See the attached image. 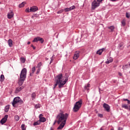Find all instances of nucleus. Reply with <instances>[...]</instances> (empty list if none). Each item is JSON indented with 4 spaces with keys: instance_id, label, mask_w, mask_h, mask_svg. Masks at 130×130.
Masks as SVG:
<instances>
[{
    "instance_id": "680f3d73",
    "label": "nucleus",
    "mask_w": 130,
    "mask_h": 130,
    "mask_svg": "<svg viewBox=\"0 0 130 130\" xmlns=\"http://www.w3.org/2000/svg\"><path fill=\"white\" fill-rule=\"evenodd\" d=\"M34 15H35V16L36 17L37 16H39L38 15H37V14H34Z\"/></svg>"
},
{
    "instance_id": "a18cd8bd",
    "label": "nucleus",
    "mask_w": 130,
    "mask_h": 130,
    "mask_svg": "<svg viewBox=\"0 0 130 130\" xmlns=\"http://www.w3.org/2000/svg\"><path fill=\"white\" fill-rule=\"evenodd\" d=\"M38 18V15H37V16H36L35 15H33L32 17H31V18L32 19H34L35 18Z\"/></svg>"
},
{
    "instance_id": "c9c22d12",
    "label": "nucleus",
    "mask_w": 130,
    "mask_h": 130,
    "mask_svg": "<svg viewBox=\"0 0 130 130\" xmlns=\"http://www.w3.org/2000/svg\"><path fill=\"white\" fill-rule=\"evenodd\" d=\"M21 129H22V130H26V127H25V124H22L21 125Z\"/></svg>"
},
{
    "instance_id": "20e7f679",
    "label": "nucleus",
    "mask_w": 130,
    "mask_h": 130,
    "mask_svg": "<svg viewBox=\"0 0 130 130\" xmlns=\"http://www.w3.org/2000/svg\"><path fill=\"white\" fill-rule=\"evenodd\" d=\"M27 77V69L26 68L22 69L19 77V82H24L26 80Z\"/></svg>"
},
{
    "instance_id": "c756f323",
    "label": "nucleus",
    "mask_w": 130,
    "mask_h": 130,
    "mask_svg": "<svg viewBox=\"0 0 130 130\" xmlns=\"http://www.w3.org/2000/svg\"><path fill=\"white\" fill-rule=\"evenodd\" d=\"M112 61H113V59H108L106 61V63H107V64H109V63H110V62H112Z\"/></svg>"
},
{
    "instance_id": "49530a36",
    "label": "nucleus",
    "mask_w": 130,
    "mask_h": 130,
    "mask_svg": "<svg viewBox=\"0 0 130 130\" xmlns=\"http://www.w3.org/2000/svg\"><path fill=\"white\" fill-rule=\"evenodd\" d=\"M39 73H40V69H38V70L37 71L36 74H37V75H38V74H39Z\"/></svg>"
},
{
    "instance_id": "13d9d810",
    "label": "nucleus",
    "mask_w": 130,
    "mask_h": 130,
    "mask_svg": "<svg viewBox=\"0 0 130 130\" xmlns=\"http://www.w3.org/2000/svg\"><path fill=\"white\" fill-rule=\"evenodd\" d=\"M56 122V120L55 121V122L53 123V125L55 124V123Z\"/></svg>"
},
{
    "instance_id": "39448f33",
    "label": "nucleus",
    "mask_w": 130,
    "mask_h": 130,
    "mask_svg": "<svg viewBox=\"0 0 130 130\" xmlns=\"http://www.w3.org/2000/svg\"><path fill=\"white\" fill-rule=\"evenodd\" d=\"M82 104H83V101L82 100H80L77 102L74 105V107H73V112H78V111L80 110V108L82 107Z\"/></svg>"
},
{
    "instance_id": "9d476101",
    "label": "nucleus",
    "mask_w": 130,
    "mask_h": 130,
    "mask_svg": "<svg viewBox=\"0 0 130 130\" xmlns=\"http://www.w3.org/2000/svg\"><path fill=\"white\" fill-rule=\"evenodd\" d=\"M103 107L105 108V110L107 111V112H110V107L108 104L104 103L103 105Z\"/></svg>"
},
{
    "instance_id": "37998d69",
    "label": "nucleus",
    "mask_w": 130,
    "mask_h": 130,
    "mask_svg": "<svg viewBox=\"0 0 130 130\" xmlns=\"http://www.w3.org/2000/svg\"><path fill=\"white\" fill-rule=\"evenodd\" d=\"M30 46H31V47H32V48H33L34 50L36 49V47H35L34 46V45H33V44H31V45H30Z\"/></svg>"
},
{
    "instance_id": "4c0bfd02",
    "label": "nucleus",
    "mask_w": 130,
    "mask_h": 130,
    "mask_svg": "<svg viewBox=\"0 0 130 130\" xmlns=\"http://www.w3.org/2000/svg\"><path fill=\"white\" fill-rule=\"evenodd\" d=\"M57 85H58V83L56 82V83L54 85V87L53 88V90H54L55 88H56V86H57Z\"/></svg>"
},
{
    "instance_id": "423d86ee",
    "label": "nucleus",
    "mask_w": 130,
    "mask_h": 130,
    "mask_svg": "<svg viewBox=\"0 0 130 130\" xmlns=\"http://www.w3.org/2000/svg\"><path fill=\"white\" fill-rule=\"evenodd\" d=\"M100 6V3H98L97 2H96V1H93V2L91 4V9L92 10H95V9H96V8H98V7H99Z\"/></svg>"
},
{
    "instance_id": "aec40b11",
    "label": "nucleus",
    "mask_w": 130,
    "mask_h": 130,
    "mask_svg": "<svg viewBox=\"0 0 130 130\" xmlns=\"http://www.w3.org/2000/svg\"><path fill=\"white\" fill-rule=\"evenodd\" d=\"M8 45L10 47H12L13 46V40H12V39H9L8 40Z\"/></svg>"
},
{
    "instance_id": "603ef678",
    "label": "nucleus",
    "mask_w": 130,
    "mask_h": 130,
    "mask_svg": "<svg viewBox=\"0 0 130 130\" xmlns=\"http://www.w3.org/2000/svg\"><path fill=\"white\" fill-rule=\"evenodd\" d=\"M118 75L119 76H120V77H121V76H122V74L121 73H119Z\"/></svg>"
},
{
    "instance_id": "2eb2a0df",
    "label": "nucleus",
    "mask_w": 130,
    "mask_h": 130,
    "mask_svg": "<svg viewBox=\"0 0 130 130\" xmlns=\"http://www.w3.org/2000/svg\"><path fill=\"white\" fill-rule=\"evenodd\" d=\"M104 50H105V48H102V49L98 50L97 52H96V54H99V55H101V54H102V52H103Z\"/></svg>"
},
{
    "instance_id": "bb28decb",
    "label": "nucleus",
    "mask_w": 130,
    "mask_h": 130,
    "mask_svg": "<svg viewBox=\"0 0 130 130\" xmlns=\"http://www.w3.org/2000/svg\"><path fill=\"white\" fill-rule=\"evenodd\" d=\"M40 123H41L40 122V121L38 120L37 122H35L33 124L35 126L36 125H39V124H40Z\"/></svg>"
},
{
    "instance_id": "9b49d317",
    "label": "nucleus",
    "mask_w": 130,
    "mask_h": 130,
    "mask_svg": "<svg viewBox=\"0 0 130 130\" xmlns=\"http://www.w3.org/2000/svg\"><path fill=\"white\" fill-rule=\"evenodd\" d=\"M58 83V88L61 89V88H63V86L66 85L67 82H57Z\"/></svg>"
},
{
    "instance_id": "de8ad7c7",
    "label": "nucleus",
    "mask_w": 130,
    "mask_h": 130,
    "mask_svg": "<svg viewBox=\"0 0 130 130\" xmlns=\"http://www.w3.org/2000/svg\"><path fill=\"white\" fill-rule=\"evenodd\" d=\"M43 117V115L42 114H40L39 115V118Z\"/></svg>"
},
{
    "instance_id": "f257e3e1",
    "label": "nucleus",
    "mask_w": 130,
    "mask_h": 130,
    "mask_svg": "<svg viewBox=\"0 0 130 130\" xmlns=\"http://www.w3.org/2000/svg\"><path fill=\"white\" fill-rule=\"evenodd\" d=\"M68 117H69V114L68 113L63 114V113H60L57 115L56 118L58 119L57 121L58 124H59L61 122L59 126L57 127V129L63 128V127L66 125Z\"/></svg>"
},
{
    "instance_id": "c03bdc74",
    "label": "nucleus",
    "mask_w": 130,
    "mask_h": 130,
    "mask_svg": "<svg viewBox=\"0 0 130 130\" xmlns=\"http://www.w3.org/2000/svg\"><path fill=\"white\" fill-rule=\"evenodd\" d=\"M98 116L99 117H103V115L102 114H98Z\"/></svg>"
},
{
    "instance_id": "e433bc0d",
    "label": "nucleus",
    "mask_w": 130,
    "mask_h": 130,
    "mask_svg": "<svg viewBox=\"0 0 130 130\" xmlns=\"http://www.w3.org/2000/svg\"><path fill=\"white\" fill-rule=\"evenodd\" d=\"M35 71H36V68H35V67H34L32 68V74H34V73H35Z\"/></svg>"
},
{
    "instance_id": "b1692460",
    "label": "nucleus",
    "mask_w": 130,
    "mask_h": 130,
    "mask_svg": "<svg viewBox=\"0 0 130 130\" xmlns=\"http://www.w3.org/2000/svg\"><path fill=\"white\" fill-rule=\"evenodd\" d=\"M0 81L1 82H4L5 81V76L4 75H1L0 77Z\"/></svg>"
},
{
    "instance_id": "473e14b6",
    "label": "nucleus",
    "mask_w": 130,
    "mask_h": 130,
    "mask_svg": "<svg viewBox=\"0 0 130 130\" xmlns=\"http://www.w3.org/2000/svg\"><path fill=\"white\" fill-rule=\"evenodd\" d=\"M40 104H37V105H35V107L36 109H38V108H40Z\"/></svg>"
},
{
    "instance_id": "1a4fd4ad",
    "label": "nucleus",
    "mask_w": 130,
    "mask_h": 130,
    "mask_svg": "<svg viewBox=\"0 0 130 130\" xmlns=\"http://www.w3.org/2000/svg\"><path fill=\"white\" fill-rule=\"evenodd\" d=\"M25 85H23V86L18 87L15 91V94H18L19 92H21V91H22V89L25 88Z\"/></svg>"
},
{
    "instance_id": "0e129e2a",
    "label": "nucleus",
    "mask_w": 130,
    "mask_h": 130,
    "mask_svg": "<svg viewBox=\"0 0 130 130\" xmlns=\"http://www.w3.org/2000/svg\"><path fill=\"white\" fill-rule=\"evenodd\" d=\"M52 127H51L50 130H52Z\"/></svg>"
},
{
    "instance_id": "2f4dec72",
    "label": "nucleus",
    "mask_w": 130,
    "mask_h": 130,
    "mask_svg": "<svg viewBox=\"0 0 130 130\" xmlns=\"http://www.w3.org/2000/svg\"><path fill=\"white\" fill-rule=\"evenodd\" d=\"M14 118L16 121H19V120L20 119V117L18 115L15 116Z\"/></svg>"
},
{
    "instance_id": "bf43d9fd",
    "label": "nucleus",
    "mask_w": 130,
    "mask_h": 130,
    "mask_svg": "<svg viewBox=\"0 0 130 130\" xmlns=\"http://www.w3.org/2000/svg\"><path fill=\"white\" fill-rule=\"evenodd\" d=\"M100 130H104V129H103V128H102V127H101V128H100Z\"/></svg>"
},
{
    "instance_id": "e2e57ef3",
    "label": "nucleus",
    "mask_w": 130,
    "mask_h": 130,
    "mask_svg": "<svg viewBox=\"0 0 130 130\" xmlns=\"http://www.w3.org/2000/svg\"><path fill=\"white\" fill-rule=\"evenodd\" d=\"M111 130H114V129H113V128H111Z\"/></svg>"
},
{
    "instance_id": "69168bd1",
    "label": "nucleus",
    "mask_w": 130,
    "mask_h": 130,
    "mask_svg": "<svg viewBox=\"0 0 130 130\" xmlns=\"http://www.w3.org/2000/svg\"><path fill=\"white\" fill-rule=\"evenodd\" d=\"M129 74H130V71L129 72Z\"/></svg>"
},
{
    "instance_id": "ddd939ff",
    "label": "nucleus",
    "mask_w": 130,
    "mask_h": 130,
    "mask_svg": "<svg viewBox=\"0 0 130 130\" xmlns=\"http://www.w3.org/2000/svg\"><path fill=\"white\" fill-rule=\"evenodd\" d=\"M38 7L37 6H32L30 8V12H37Z\"/></svg>"
},
{
    "instance_id": "cd10ccee",
    "label": "nucleus",
    "mask_w": 130,
    "mask_h": 130,
    "mask_svg": "<svg viewBox=\"0 0 130 130\" xmlns=\"http://www.w3.org/2000/svg\"><path fill=\"white\" fill-rule=\"evenodd\" d=\"M122 108H125V109H128L129 107L126 105V104H123L122 105Z\"/></svg>"
},
{
    "instance_id": "c85d7f7f",
    "label": "nucleus",
    "mask_w": 130,
    "mask_h": 130,
    "mask_svg": "<svg viewBox=\"0 0 130 130\" xmlns=\"http://www.w3.org/2000/svg\"><path fill=\"white\" fill-rule=\"evenodd\" d=\"M121 25L122 26H123V27H124V26H125L126 23H125V19H123L121 22Z\"/></svg>"
},
{
    "instance_id": "7ed1b4c3",
    "label": "nucleus",
    "mask_w": 130,
    "mask_h": 130,
    "mask_svg": "<svg viewBox=\"0 0 130 130\" xmlns=\"http://www.w3.org/2000/svg\"><path fill=\"white\" fill-rule=\"evenodd\" d=\"M23 103V100H22L20 97L17 96L13 99L12 105L13 107H15L16 108H17V107H18L19 105H22Z\"/></svg>"
},
{
    "instance_id": "6ab92c4d",
    "label": "nucleus",
    "mask_w": 130,
    "mask_h": 130,
    "mask_svg": "<svg viewBox=\"0 0 130 130\" xmlns=\"http://www.w3.org/2000/svg\"><path fill=\"white\" fill-rule=\"evenodd\" d=\"M108 28L111 30L110 32H113V31H114V29H115V27H114V26L113 25H112V26H109Z\"/></svg>"
},
{
    "instance_id": "393cba45",
    "label": "nucleus",
    "mask_w": 130,
    "mask_h": 130,
    "mask_svg": "<svg viewBox=\"0 0 130 130\" xmlns=\"http://www.w3.org/2000/svg\"><path fill=\"white\" fill-rule=\"evenodd\" d=\"M32 100L35 99L36 98V93L35 92H32L31 94Z\"/></svg>"
},
{
    "instance_id": "a211bd4d",
    "label": "nucleus",
    "mask_w": 130,
    "mask_h": 130,
    "mask_svg": "<svg viewBox=\"0 0 130 130\" xmlns=\"http://www.w3.org/2000/svg\"><path fill=\"white\" fill-rule=\"evenodd\" d=\"M79 56H80L79 53H76V54H74L73 56V59H78V58H79Z\"/></svg>"
},
{
    "instance_id": "052dcab7",
    "label": "nucleus",
    "mask_w": 130,
    "mask_h": 130,
    "mask_svg": "<svg viewBox=\"0 0 130 130\" xmlns=\"http://www.w3.org/2000/svg\"><path fill=\"white\" fill-rule=\"evenodd\" d=\"M128 110L130 111V106H129V108L128 109Z\"/></svg>"
},
{
    "instance_id": "f704fd0d",
    "label": "nucleus",
    "mask_w": 130,
    "mask_h": 130,
    "mask_svg": "<svg viewBox=\"0 0 130 130\" xmlns=\"http://www.w3.org/2000/svg\"><path fill=\"white\" fill-rule=\"evenodd\" d=\"M23 82H18V85H19V86H20V87H22V86H23Z\"/></svg>"
},
{
    "instance_id": "5fc2aeb1",
    "label": "nucleus",
    "mask_w": 130,
    "mask_h": 130,
    "mask_svg": "<svg viewBox=\"0 0 130 130\" xmlns=\"http://www.w3.org/2000/svg\"><path fill=\"white\" fill-rule=\"evenodd\" d=\"M33 74H34V73H30V77H32V76H33Z\"/></svg>"
},
{
    "instance_id": "864d4df0",
    "label": "nucleus",
    "mask_w": 130,
    "mask_h": 130,
    "mask_svg": "<svg viewBox=\"0 0 130 130\" xmlns=\"http://www.w3.org/2000/svg\"><path fill=\"white\" fill-rule=\"evenodd\" d=\"M127 102L128 104H130V101H129V100H128V101H127Z\"/></svg>"
},
{
    "instance_id": "79ce46f5",
    "label": "nucleus",
    "mask_w": 130,
    "mask_h": 130,
    "mask_svg": "<svg viewBox=\"0 0 130 130\" xmlns=\"http://www.w3.org/2000/svg\"><path fill=\"white\" fill-rule=\"evenodd\" d=\"M52 61H53V56H52V57H51V60L50 62V64H51V63L52 62Z\"/></svg>"
},
{
    "instance_id": "4d7b16f0",
    "label": "nucleus",
    "mask_w": 130,
    "mask_h": 130,
    "mask_svg": "<svg viewBox=\"0 0 130 130\" xmlns=\"http://www.w3.org/2000/svg\"><path fill=\"white\" fill-rule=\"evenodd\" d=\"M31 42H27V44L29 45V44H30Z\"/></svg>"
},
{
    "instance_id": "4be33fe9",
    "label": "nucleus",
    "mask_w": 130,
    "mask_h": 130,
    "mask_svg": "<svg viewBox=\"0 0 130 130\" xmlns=\"http://www.w3.org/2000/svg\"><path fill=\"white\" fill-rule=\"evenodd\" d=\"M9 109H10V106H9V105L6 106V107H5V112H8Z\"/></svg>"
},
{
    "instance_id": "dca6fc26",
    "label": "nucleus",
    "mask_w": 130,
    "mask_h": 130,
    "mask_svg": "<svg viewBox=\"0 0 130 130\" xmlns=\"http://www.w3.org/2000/svg\"><path fill=\"white\" fill-rule=\"evenodd\" d=\"M124 44L123 42H121L118 44V48L119 49H123V48H124V47L123 46Z\"/></svg>"
},
{
    "instance_id": "5701e85b",
    "label": "nucleus",
    "mask_w": 130,
    "mask_h": 130,
    "mask_svg": "<svg viewBox=\"0 0 130 130\" xmlns=\"http://www.w3.org/2000/svg\"><path fill=\"white\" fill-rule=\"evenodd\" d=\"M25 5H26V2H23L19 5V8H23V7L25 6Z\"/></svg>"
},
{
    "instance_id": "3c124183",
    "label": "nucleus",
    "mask_w": 130,
    "mask_h": 130,
    "mask_svg": "<svg viewBox=\"0 0 130 130\" xmlns=\"http://www.w3.org/2000/svg\"><path fill=\"white\" fill-rule=\"evenodd\" d=\"M123 101H128V99H123Z\"/></svg>"
},
{
    "instance_id": "6e6d98bb",
    "label": "nucleus",
    "mask_w": 130,
    "mask_h": 130,
    "mask_svg": "<svg viewBox=\"0 0 130 130\" xmlns=\"http://www.w3.org/2000/svg\"><path fill=\"white\" fill-rule=\"evenodd\" d=\"M111 2H116V0H110Z\"/></svg>"
},
{
    "instance_id": "72a5a7b5",
    "label": "nucleus",
    "mask_w": 130,
    "mask_h": 130,
    "mask_svg": "<svg viewBox=\"0 0 130 130\" xmlns=\"http://www.w3.org/2000/svg\"><path fill=\"white\" fill-rule=\"evenodd\" d=\"M42 66V63L41 62H40L38 65L37 68H38L39 69H40V67H41Z\"/></svg>"
},
{
    "instance_id": "58836bf2",
    "label": "nucleus",
    "mask_w": 130,
    "mask_h": 130,
    "mask_svg": "<svg viewBox=\"0 0 130 130\" xmlns=\"http://www.w3.org/2000/svg\"><path fill=\"white\" fill-rule=\"evenodd\" d=\"M25 12L26 13H31V11H30V9H29V8H26L25 9Z\"/></svg>"
},
{
    "instance_id": "0eeeda50",
    "label": "nucleus",
    "mask_w": 130,
    "mask_h": 130,
    "mask_svg": "<svg viewBox=\"0 0 130 130\" xmlns=\"http://www.w3.org/2000/svg\"><path fill=\"white\" fill-rule=\"evenodd\" d=\"M38 41H40L41 43H43L44 42V40L43 38H41L40 37H37L35 38L34 39L32 40V42H38Z\"/></svg>"
},
{
    "instance_id": "a19ab883",
    "label": "nucleus",
    "mask_w": 130,
    "mask_h": 130,
    "mask_svg": "<svg viewBox=\"0 0 130 130\" xmlns=\"http://www.w3.org/2000/svg\"><path fill=\"white\" fill-rule=\"evenodd\" d=\"M63 12V9L60 10L59 11L57 12V14H61Z\"/></svg>"
},
{
    "instance_id": "412c9836",
    "label": "nucleus",
    "mask_w": 130,
    "mask_h": 130,
    "mask_svg": "<svg viewBox=\"0 0 130 130\" xmlns=\"http://www.w3.org/2000/svg\"><path fill=\"white\" fill-rule=\"evenodd\" d=\"M40 122H45V121H46V119L45 117H42V118H40L39 120Z\"/></svg>"
},
{
    "instance_id": "4468645a",
    "label": "nucleus",
    "mask_w": 130,
    "mask_h": 130,
    "mask_svg": "<svg viewBox=\"0 0 130 130\" xmlns=\"http://www.w3.org/2000/svg\"><path fill=\"white\" fill-rule=\"evenodd\" d=\"M8 19H12L14 17V12L13 11H11L8 13Z\"/></svg>"
},
{
    "instance_id": "09e8293b",
    "label": "nucleus",
    "mask_w": 130,
    "mask_h": 130,
    "mask_svg": "<svg viewBox=\"0 0 130 130\" xmlns=\"http://www.w3.org/2000/svg\"><path fill=\"white\" fill-rule=\"evenodd\" d=\"M104 0H96V2H98V3H99H99H102V1H103Z\"/></svg>"
},
{
    "instance_id": "ea45409f",
    "label": "nucleus",
    "mask_w": 130,
    "mask_h": 130,
    "mask_svg": "<svg viewBox=\"0 0 130 130\" xmlns=\"http://www.w3.org/2000/svg\"><path fill=\"white\" fill-rule=\"evenodd\" d=\"M129 17H130V14L127 13V12H126V17L128 18H129Z\"/></svg>"
},
{
    "instance_id": "f8f14e48",
    "label": "nucleus",
    "mask_w": 130,
    "mask_h": 130,
    "mask_svg": "<svg viewBox=\"0 0 130 130\" xmlns=\"http://www.w3.org/2000/svg\"><path fill=\"white\" fill-rule=\"evenodd\" d=\"M75 9H76V6L73 5L69 8H65L64 11V12H70V11H72V10H75Z\"/></svg>"
},
{
    "instance_id": "a878e982",
    "label": "nucleus",
    "mask_w": 130,
    "mask_h": 130,
    "mask_svg": "<svg viewBox=\"0 0 130 130\" xmlns=\"http://www.w3.org/2000/svg\"><path fill=\"white\" fill-rule=\"evenodd\" d=\"M20 61H21L22 63H25V61H26V59L24 57H21L20 58Z\"/></svg>"
},
{
    "instance_id": "7c9ffc66",
    "label": "nucleus",
    "mask_w": 130,
    "mask_h": 130,
    "mask_svg": "<svg viewBox=\"0 0 130 130\" xmlns=\"http://www.w3.org/2000/svg\"><path fill=\"white\" fill-rule=\"evenodd\" d=\"M128 68H129V66H128V64H126L122 67V69L124 70H126V69H128Z\"/></svg>"
},
{
    "instance_id": "f3484780",
    "label": "nucleus",
    "mask_w": 130,
    "mask_h": 130,
    "mask_svg": "<svg viewBox=\"0 0 130 130\" xmlns=\"http://www.w3.org/2000/svg\"><path fill=\"white\" fill-rule=\"evenodd\" d=\"M90 87H91V84L88 83L87 84H86L84 86V89L85 90H87V91H88L89 90V88H90Z\"/></svg>"
},
{
    "instance_id": "6e6552de",
    "label": "nucleus",
    "mask_w": 130,
    "mask_h": 130,
    "mask_svg": "<svg viewBox=\"0 0 130 130\" xmlns=\"http://www.w3.org/2000/svg\"><path fill=\"white\" fill-rule=\"evenodd\" d=\"M9 117V115H6L4 117H3L0 121V123L1 124H4L7 122V120H8V118Z\"/></svg>"
},
{
    "instance_id": "f03ea898",
    "label": "nucleus",
    "mask_w": 130,
    "mask_h": 130,
    "mask_svg": "<svg viewBox=\"0 0 130 130\" xmlns=\"http://www.w3.org/2000/svg\"><path fill=\"white\" fill-rule=\"evenodd\" d=\"M55 82H67L69 81V74L66 73L65 75L60 73L55 77Z\"/></svg>"
},
{
    "instance_id": "8fccbe9b",
    "label": "nucleus",
    "mask_w": 130,
    "mask_h": 130,
    "mask_svg": "<svg viewBox=\"0 0 130 130\" xmlns=\"http://www.w3.org/2000/svg\"><path fill=\"white\" fill-rule=\"evenodd\" d=\"M118 130H123V128L121 127H119L118 128Z\"/></svg>"
}]
</instances>
